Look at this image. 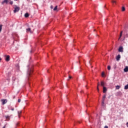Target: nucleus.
<instances>
[{
	"instance_id": "f257e3e1",
	"label": "nucleus",
	"mask_w": 128,
	"mask_h": 128,
	"mask_svg": "<svg viewBox=\"0 0 128 128\" xmlns=\"http://www.w3.org/2000/svg\"><path fill=\"white\" fill-rule=\"evenodd\" d=\"M8 2H10V4H14V2L12 1L11 0H4L2 2V4H8Z\"/></svg>"
},
{
	"instance_id": "f03ea898",
	"label": "nucleus",
	"mask_w": 128,
	"mask_h": 128,
	"mask_svg": "<svg viewBox=\"0 0 128 128\" xmlns=\"http://www.w3.org/2000/svg\"><path fill=\"white\" fill-rule=\"evenodd\" d=\"M14 12L16 14V12H18L20 10V8L19 6H16V5L15 6L14 8Z\"/></svg>"
},
{
	"instance_id": "7ed1b4c3",
	"label": "nucleus",
	"mask_w": 128,
	"mask_h": 128,
	"mask_svg": "<svg viewBox=\"0 0 128 128\" xmlns=\"http://www.w3.org/2000/svg\"><path fill=\"white\" fill-rule=\"evenodd\" d=\"M1 102H2V106H4V104H6V102H8V100L2 99V100H1Z\"/></svg>"
},
{
	"instance_id": "20e7f679",
	"label": "nucleus",
	"mask_w": 128,
	"mask_h": 128,
	"mask_svg": "<svg viewBox=\"0 0 128 128\" xmlns=\"http://www.w3.org/2000/svg\"><path fill=\"white\" fill-rule=\"evenodd\" d=\"M106 96V94H104L103 96V98H102V104L104 106V102H106L105 98Z\"/></svg>"
},
{
	"instance_id": "39448f33",
	"label": "nucleus",
	"mask_w": 128,
	"mask_h": 128,
	"mask_svg": "<svg viewBox=\"0 0 128 128\" xmlns=\"http://www.w3.org/2000/svg\"><path fill=\"white\" fill-rule=\"evenodd\" d=\"M118 50L119 52H124V48L122 46H120Z\"/></svg>"
},
{
	"instance_id": "423d86ee",
	"label": "nucleus",
	"mask_w": 128,
	"mask_h": 128,
	"mask_svg": "<svg viewBox=\"0 0 128 128\" xmlns=\"http://www.w3.org/2000/svg\"><path fill=\"white\" fill-rule=\"evenodd\" d=\"M26 32H30V34H32V29L30 28H28L26 29Z\"/></svg>"
},
{
	"instance_id": "0eeeda50",
	"label": "nucleus",
	"mask_w": 128,
	"mask_h": 128,
	"mask_svg": "<svg viewBox=\"0 0 128 128\" xmlns=\"http://www.w3.org/2000/svg\"><path fill=\"white\" fill-rule=\"evenodd\" d=\"M108 90L106 89V86H103V92L104 94H106V91Z\"/></svg>"
},
{
	"instance_id": "6e6552de",
	"label": "nucleus",
	"mask_w": 128,
	"mask_h": 128,
	"mask_svg": "<svg viewBox=\"0 0 128 128\" xmlns=\"http://www.w3.org/2000/svg\"><path fill=\"white\" fill-rule=\"evenodd\" d=\"M5 118L6 120L8 121L10 120V116H5Z\"/></svg>"
},
{
	"instance_id": "1a4fd4ad",
	"label": "nucleus",
	"mask_w": 128,
	"mask_h": 128,
	"mask_svg": "<svg viewBox=\"0 0 128 128\" xmlns=\"http://www.w3.org/2000/svg\"><path fill=\"white\" fill-rule=\"evenodd\" d=\"M116 60L118 62V60H120V55L118 54L116 58Z\"/></svg>"
},
{
	"instance_id": "9d476101",
	"label": "nucleus",
	"mask_w": 128,
	"mask_h": 128,
	"mask_svg": "<svg viewBox=\"0 0 128 128\" xmlns=\"http://www.w3.org/2000/svg\"><path fill=\"white\" fill-rule=\"evenodd\" d=\"M124 72H128V66H126V68L124 69Z\"/></svg>"
},
{
	"instance_id": "9b49d317",
	"label": "nucleus",
	"mask_w": 128,
	"mask_h": 128,
	"mask_svg": "<svg viewBox=\"0 0 128 128\" xmlns=\"http://www.w3.org/2000/svg\"><path fill=\"white\" fill-rule=\"evenodd\" d=\"M6 62H10V56H7L6 58Z\"/></svg>"
},
{
	"instance_id": "f8f14e48",
	"label": "nucleus",
	"mask_w": 128,
	"mask_h": 128,
	"mask_svg": "<svg viewBox=\"0 0 128 128\" xmlns=\"http://www.w3.org/2000/svg\"><path fill=\"white\" fill-rule=\"evenodd\" d=\"M24 16L25 18H28V16H30V14H28V13H26L24 14Z\"/></svg>"
},
{
	"instance_id": "ddd939ff",
	"label": "nucleus",
	"mask_w": 128,
	"mask_h": 128,
	"mask_svg": "<svg viewBox=\"0 0 128 128\" xmlns=\"http://www.w3.org/2000/svg\"><path fill=\"white\" fill-rule=\"evenodd\" d=\"M2 24H0V34L2 32Z\"/></svg>"
},
{
	"instance_id": "4468645a",
	"label": "nucleus",
	"mask_w": 128,
	"mask_h": 128,
	"mask_svg": "<svg viewBox=\"0 0 128 128\" xmlns=\"http://www.w3.org/2000/svg\"><path fill=\"white\" fill-rule=\"evenodd\" d=\"M116 90H120V86H116Z\"/></svg>"
},
{
	"instance_id": "2eb2a0df",
	"label": "nucleus",
	"mask_w": 128,
	"mask_h": 128,
	"mask_svg": "<svg viewBox=\"0 0 128 128\" xmlns=\"http://www.w3.org/2000/svg\"><path fill=\"white\" fill-rule=\"evenodd\" d=\"M101 86H104V82H101Z\"/></svg>"
},
{
	"instance_id": "dca6fc26",
	"label": "nucleus",
	"mask_w": 128,
	"mask_h": 128,
	"mask_svg": "<svg viewBox=\"0 0 128 128\" xmlns=\"http://www.w3.org/2000/svg\"><path fill=\"white\" fill-rule=\"evenodd\" d=\"M54 11L58 10V6H56L53 10Z\"/></svg>"
},
{
	"instance_id": "f3484780",
	"label": "nucleus",
	"mask_w": 128,
	"mask_h": 128,
	"mask_svg": "<svg viewBox=\"0 0 128 128\" xmlns=\"http://www.w3.org/2000/svg\"><path fill=\"white\" fill-rule=\"evenodd\" d=\"M18 117L20 118V114H22V111H18Z\"/></svg>"
},
{
	"instance_id": "a211bd4d",
	"label": "nucleus",
	"mask_w": 128,
	"mask_h": 128,
	"mask_svg": "<svg viewBox=\"0 0 128 128\" xmlns=\"http://www.w3.org/2000/svg\"><path fill=\"white\" fill-rule=\"evenodd\" d=\"M98 86H100V82H98L97 86L98 92H100V89L98 88Z\"/></svg>"
},
{
	"instance_id": "6ab92c4d",
	"label": "nucleus",
	"mask_w": 128,
	"mask_h": 128,
	"mask_svg": "<svg viewBox=\"0 0 128 128\" xmlns=\"http://www.w3.org/2000/svg\"><path fill=\"white\" fill-rule=\"evenodd\" d=\"M124 90H128V84L124 86Z\"/></svg>"
},
{
	"instance_id": "aec40b11",
	"label": "nucleus",
	"mask_w": 128,
	"mask_h": 128,
	"mask_svg": "<svg viewBox=\"0 0 128 128\" xmlns=\"http://www.w3.org/2000/svg\"><path fill=\"white\" fill-rule=\"evenodd\" d=\"M124 10H126V8H124V6H122V12H124Z\"/></svg>"
},
{
	"instance_id": "412c9836",
	"label": "nucleus",
	"mask_w": 128,
	"mask_h": 128,
	"mask_svg": "<svg viewBox=\"0 0 128 128\" xmlns=\"http://www.w3.org/2000/svg\"><path fill=\"white\" fill-rule=\"evenodd\" d=\"M32 74V70H30L29 72H28V76H30V74Z\"/></svg>"
},
{
	"instance_id": "4be33fe9",
	"label": "nucleus",
	"mask_w": 128,
	"mask_h": 128,
	"mask_svg": "<svg viewBox=\"0 0 128 128\" xmlns=\"http://www.w3.org/2000/svg\"><path fill=\"white\" fill-rule=\"evenodd\" d=\"M108 70H110V66H108Z\"/></svg>"
},
{
	"instance_id": "5701e85b",
	"label": "nucleus",
	"mask_w": 128,
	"mask_h": 128,
	"mask_svg": "<svg viewBox=\"0 0 128 128\" xmlns=\"http://www.w3.org/2000/svg\"><path fill=\"white\" fill-rule=\"evenodd\" d=\"M112 4H116V2L114 0H112Z\"/></svg>"
},
{
	"instance_id": "b1692460",
	"label": "nucleus",
	"mask_w": 128,
	"mask_h": 128,
	"mask_svg": "<svg viewBox=\"0 0 128 128\" xmlns=\"http://www.w3.org/2000/svg\"><path fill=\"white\" fill-rule=\"evenodd\" d=\"M122 34H120V37L118 38V40L120 39V38H122Z\"/></svg>"
},
{
	"instance_id": "393cba45",
	"label": "nucleus",
	"mask_w": 128,
	"mask_h": 128,
	"mask_svg": "<svg viewBox=\"0 0 128 128\" xmlns=\"http://www.w3.org/2000/svg\"><path fill=\"white\" fill-rule=\"evenodd\" d=\"M102 76H104V72H102Z\"/></svg>"
},
{
	"instance_id": "a878e982",
	"label": "nucleus",
	"mask_w": 128,
	"mask_h": 128,
	"mask_svg": "<svg viewBox=\"0 0 128 128\" xmlns=\"http://www.w3.org/2000/svg\"><path fill=\"white\" fill-rule=\"evenodd\" d=\"M50 8H51L52 10V8H54V6H50Z\"/></svg>"
},
{
	"instance_id": "bb28decb",
	"label": "nucleus",
	"mask_w": 128,
	"mask_h": 128,
	"mask_svg": "<svg viewBox=\"0 0 128 128\" xmlns=\"http://www.w3.org/2000/svg\"><path fill=\"white\" fill-rule=\"evenodd\" d=\"M20 100H21L20 99H18V102H20Z\"/></svg>"
},
{
	"instance_id": "cd10ccee",
	"label": "nucleus",
	"mask_w": 128,
	"mask_h": 128,
	"mask_svg": "<svg viewBox=\"0 0 128 128\" xmlns=\"http://www.w3.org/2000/svg\"><path fill=\"white\" fill-rule=\"evenodd\" d=\"M104 128H108V126H106L104 127Z\"/></svg>"
},
{
	"instance_id": "c85d7f7f",
	"label": "nucleus",
	"mask_w": 128,
	"mask_h": 128,
	"mask_svg": "<svg viewBox=\"0 0 128 128\" xmlns=\"http://www.w3.org/2000/svg\"><path fill=\"white\" fill-rule=\"evenodd\" d=\"M72 78V76H68V78H69V79Z\"/></svg>"
},
{
	"instance_id": "c756f323",
	"label": "nucleus",
	"mask_w": 128,
	"mask_h": 128,
	"mask_svg": "<svg viewBox=\"0 0 128 128\" xmlns=\"http://www.w3.org/2000/svg\"><path fill=\"white\" fill-rule=\"evenodd\" d=\"M11 110H14V108H12Z\"/></svg>"
},
{
	"instance_id": "7c9ffc66",
	"label": "nucleus",
	"mask_w": 128,
	"mask_h": 128,
	"mask_svg": "<svg viewBox=\"0 0 128 128\" xmlns=\"http://www.w3.org/2000/svg\"><path fill=\"white\" fill-rule=\"evenodd\" d=\"M126 38H128V34H126Z\"/></svg>"
},
{
	"instance_id": "2f4dec72",
	"label": "nucleus",
	"mask_w": 128,
	"mask_h": 128,
	"mask_svg": "<svg viewBox=\"0 0 128 128\" xmlns=\"http://www.w3.org/2000/svg\"><path fill=\"white\" fill-rule=\"evenodd\" d=\"M126 126L128 127V122H126Z\"/></svg>"
},
{
	"instance_id": "473e14b6",
	"label": "nucleus",
	"mask_w": 128,
	"mask_h": 128,
	"mask_svg": "<svg viewBox=\"0 0 128 128\" xmlns=\"http://www.w3.org/2000/svg\"><path fill=\"white\" fill-rule=\"evenodd\" d=\"M120 34H122V31L120 32Z\"/></svg>"
},
{
	"instance_id": "72a5a7b5",
	"label": "nucleus",
	"mask_w": 128,
	"mask_h": 128,
	"mask_svg": "<svg viewBox=\"0 0 128 128\" xmlns=\"http://www.w3.org/2000/svg\"><path fill=\"white\" fill-rule=\"evenodd\" d=\"M8 3L10 4V1L8 2Z\"/></svg>"
},
{
	"instance_id": "f704fd0d",
	"label": "nucleus",
	"mask_w": 128,
	"mask_h": 128,
	"mask_svg": "<svg viewBox=\"0 0 128 128\" xmlns=\"http://www.w3.org/2000/svg\"><path fill=\"white\" fill-rule=\"evenodd\" d=\"M3 128H6V125L3 127Z\"/></svg>"
},
{
	"instance_id": "c9c22d12",
	"label": "nucleus",
	"mask_w": 128,
	"mask_h": 128,
	"mask_svg": "<svg viewBox=\"0 0 128 128\" xmlns=\"http://www.w3.org/2000/svg\"><path fill=\"white\" fill-rule=\"evenodd\" d=\"M78 122L79 124H80V121H78Z\"/></svg>"
},
{
	"instance_id": "e433bc0d",
	"label": "nucleus",
	"mask_w": 128,
	"mask_h": 128,
	"mask_svg": "<svg viewBox=\"0 0 128 128\" xmlns=\"http://www.w3.org/2000/svg\"><path fill=\"white\" fill-rule=\"evenodd\" d=\"M16 98V96H14V98Z\"/></svg>"
},
{
	"instance_id": "4c0bfd02",
	"label": "nucleus",
	"mask_w": 128,
	"mask_h": 128,
	"mask_svg": "<svg viewBox=\"0 0 128 128\" xmlns=\"http://www.w3.org/2000/svg\"><path fill=\"white\" fill-rule=\"evenodd\" d=\"M15 0V2H17L18 0Z\"/></svg>"
},
{
	"instance_id": "58836bf2",
	"label": "nucleus",
	"mask_w": 128,
	"mask_h": 128,
	"mask_svg": "<svg viewBox=\"0 0 128 128\" xmlns=\"http://www.w3.org/2000/svg\"><path fill=\"white\" fill-rule=\"evenodd\" d=\"M110 98V96L108 97V98Z\"/></svg>"
},
{
	"instance_id": "ea45409f",
	"label": "nucleus",
	"mask_w": 128,
	"mask_h": 128,
	"mask_svg": "<svg viewBox=\"0 0 128 128\" xmlns=\"http://www.w3.org/2000/svg\"><path fill=\"white\" fill-rule=\"evenodd\" d=\"M18 123H17L16 126H18Z\"/></svg>"
},
{
	"instance_id": "a19ab883",
	"label": "nucleus",
	"mask_w": 128,
	"mask_h": 128,
	"mask_svg": "<svg viewBox=\"0 0 128 128\" xmlns=\"http://www.w3.org/2000/svg\"><path fill=\"white\" fill-rule=\"evenodd\" d=\"M89 63L90 64V62Z\"/></svg>"
},
{
	"instance_id": "79ce46f5",
	"label": "nucleus",
	"mask_w": 128,
	"mask_h": 128,
	"mask_svg": "<svg viewBox=\"0 0 128 128\" xmlns=\"http://www.w3.org/2000/svg\"><path fill=\"white\" fill-rule=\"evenodd\" d=\"M68 80H70V79H68Z\"/></svg>"
}]
</instances>
